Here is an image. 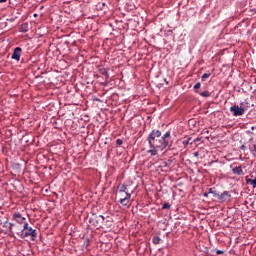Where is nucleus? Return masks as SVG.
Wrapping results in <instances>:
<instances>
[{"mask_svg": "<svg viewBox=\"0 0 256 256\" xmlns=\"http://www.w3.org/2000/svg\"><path fill=\"white\" fill-rule=\"evenodd\" d=\"M146 141L150 147L148 153L151 157H155L157 155V149L159 151H165L171 145V131H167L162 135L161 130L153 129L146 138Z\"/></svg>", "mask_w": 256, "mask_h": 256, "instance_id": "f257e3e1", "label": "nucleus"}, {"mask_svg": "<svg viewBox=\"0 0 256 256\" xmlns=\"http://www.w3.org/2000/svg\"><path fill=\"white\" fill-rule=\"evenodd\" d=\"M103 223H105V216L92 213V217L89 218V224L91 227L99 229L103 227Z\"/></svg>", "mask_w": 256, "mask_h": 256, "instance_id": "f03ea898", "label": "nucleus"}, {"mask_svg": "<svg viewBox=\"0 0 256 256\" xmlns=\"http://www.w3.org/2000/svg\"><path fill=\"white\" fill-rule=\"evenodd\" d=\"M230 113H232L233 117H241L245 115V108L239 105H233L230 107Z\"/></svg>", "mask_w": 256, "mask_h": 256, "instance_id": "7ed1b4c3", "label": "nucleus"}, {"mask_svg": "<svg viewBox=\"0 0 256 256\" xmlns=\"http://www.w3.org/2000/svg\"><path fill=\"white\" fill-rule=\"evenodd\" d=\"M119 203L122 205V207H131V193L126 192L125 196L120 198Z\"/></svg>", "mask_w": 256, "mask_h": 256, "instance_id": "20e7f679", "label": "nucleus"}, {"mask_svg": "<svg viewBox=\"0 0 256 256\" xmlns=\"http://www.w3.org/2000/svg\"><path fill=\"white\" fill-rule=\"evenodd\" d=\"M20 235L22 239H25L31 236V227H29V223L27 222L24 223V226H23V229L21 230Z\"/></svg>", "mask_w": 256, "mask_h": 256, "instance_id": "39448f33", "label": "nucleus"}, {"mask_svg": "<svg viewBox=\"0 0 256 256\" xmlns=\"http://www.w3.org/2000/svg\"><path fill=\"white\" fill-rule=\"evenodd\" d=\"M21 53H23V49L21 47L14 48L11 59L14 61H21Z\"/></svg>", "mask_w": 256, "mask_h": 256, "instance_id": "423d86ee", "label": "nucleus"}, {"mask_svg": "<svg viewBox=\"0 0 256 256\" xmlns=\"http://www.w3.org/2000/svg\"><path fill=\"white\" fill-rule=\"evenodd\" d=\"M13 221H16V223H19V225H23L25 223V217L21 215V212H15L12 216Z\"/></svg>", "mask_w": 256, "mask_h": 256, "instance_id": "0eeeda50", "label": "nucleus"}, {"mask_svg": "<svg viewBox=\"0 0 256 256\" xmlns=\"http://www.w3.org/2000/svg\"><path fill=\"white\" fill-rule=\"evenodd\" d=\"M229 199H231V193L229 191H224L218 196V201H220V203H225V201Z\"/></svg>", "mask_w": 256, "mask_h": 256, "instance_id": "6e6552de", "label": "nucleus"}, {"mask_svg": "<svg viewBox=\"0 0 256 256\" xmlns=\"http://www.w3.org/2000/svg\"><path fill=\"white\" fill-rule=\"evenodd\" d=\"M99 74L104 75L105 81H109V68H98Z\"/></svg>", "mask_w": 256, "mask_h": 256, "instance_id": "1a4fd4ad", "label": "nucleus"}, {"mask_svg": "<svg viewBox=\"0 0 256 256\" xmlns=\"http://www.w3.org/2000/svg\"><path fill=\"white\" fill-rule=\"evenodd\" d=\"M232 173H233V175H243V167L236 166V167L232 168Z\"/></svg>", "mask_w": 256, "mask_h": 256, "instance_id": "9d476101", "label": "nucleus"}, {"mask_svg": "<svg viewBox=\"0 0 256 256\" xmlns=\"http://www.w3.org/2000/svg\"><path fill=\"white\" fill-rule=\"evenodd\" d=\"M19 31L20 33H27V31H29V23L26 22L21 24Z\"/></svg>", "mask_w": 256, "mask_h": 256, "instance_id": "9b49d317", "label": "nucleus"}, {"mask_svg": "<svg viewBox=\"0 0 256 256\" xmlns=\"http://www.w3.org/2000/svg\"><path fill=\"white\" fill-rule=\"evenodd\" d=\"M246 183H247V185H251L253 187V189H255L256 188V176L254 177V179L246 177Z\"/></svg>", "mask_w": 256, "mask_h": 256, "instance_id": "f8f14e48", "label": "nucleus"}, {"mask_svg": "<svg viewBox=\"0 0 256 256\" xmlns=\"http://www.w3.org/2000/svg\"><path fill=\"white\" fill-rule=\"evenodd\" d=\"M3 227H5L6 229L12 230L13 227H15L14 223H9V221H6L3 223Z\"/></svg>", "mask_w": 256, "mask_h": 256, "instance_id": "ddd939ff", "label": "nucleus"}, {"mask_svg": "<svg viewBox=\"0 0 256 256\" xmlns=\"http://www.w3.org/2000/svg\"><path fill=\"white\" fill-rule=\"evenodd\" d=\"M118 189H119V193H127V185L125 184H122L120 186H118Z\"/></svg>", "mask_w": 256, "mask_h": 256, "instance_id": "4468645a", "label": "nucleus"}, {"mask_svg": "<svg viewBox=\"0 0 256 256\" xmlns=\"http://www.w3.org/2000/svg\"><path fill=\"white\" fill-rule=\"evenodd\" d=\"M152 242L154 243V245H159V243H161V238L159 236H154L152 238Z\"/></svg>", "mask_w": 256, "mask_h": 256, "instance_id": "2eb2a0df", "label": "nucleus"}, {"mask_svg": "<svg viewBox=\"0 0 256 256\" xmlns=\"http://www.w3.org/2000/svg\"><path fill=\"white\" fill-rule=\"evenodd\" d=\"M30 237H32V241L35 237H37V230L31 228L30 230Z\"/></svg>", "mask_w": 256, "mask_h": 256, "instance_id": "dca6fc26", "label": "nucleus"}, {"mask_svg": "<svg viewBox=\"0 0 256 256\" xmlns=\"http://www.w3.org/2000/svg\"><path fill=\"white\" fill-rule=\"evenodd\" d=\"M201 97H210L211 93H209V91L205 90L203 92L200 93Z\"/></svg>", "mask_w": 256, "mask_h": 256, "instance_id": "f3484780", "label": "nucleus"}, {"mask_svg": "<svg viewBox=\"0 0 256 256\" xmlns=\"http://www.w3.org/2000/svg\"><path fill=\"white\" fill-rule=\"evenodd\" d=\"M211 77V73H204L201 77L202 81H205V79H209Z\"/></svg>", "mask_w": 256, "mask_h": 256, "instance_id": "a211bd4d", "label": "nucleus"}, {"mask_svg": "<svg viewBox=\"0 0 256 256\" xmlns=\"http://www.w3.org/2000/svg\"><path fill=\"white\" fill-rule=\"evenodd\" d=\"M189 141H191V137H188L186 140H183V141H182V145H183L184 147H187V145H189Z\"/></svg>", "mask_w": 256, "mask_h": 256, "instance_id": "6ab92c4d", "label": "nucleus"}, {"mask_svg": "<svg viewBox=\"0 0 256 256\" xmlns=\"http://www.w3.org/2000/svg\"><path fill=\"white\" fill-rule=\"evenodd\" d=\"M162 209H171V204H169V202H165V203L162 205Z\"/></svg>", "mask_w": 256, "mask_h": 256, "instance_id": "aec40b11", "label": "nucleus"}, {"mask_svg": "<svg viewBox=\"0 0 256 256\" xmlns=\"http://www.w3.org/2000/svg\"><path fill=\"white\" fill-rule=\"evenodd\" d=\"M88 246H89V239H86L84 241L83 247H85V249H87Z\"/></svg>", "mask_w": 256, "mask_h": 256, "instance_id": "412c9836", "label": "nucleus"}, {"mask_svg": "<svg viewBox=\"0 0 256 256\" xmlns=\"http://www.w3.org/2000/svg\"><path fill=\"white\" fill-rule=\"evenodd\" d=\"M116 145H118V146L123 145V140L117 139V140H116Z\"/></svg>", "mask_w": 256, "mask_h": 256, "instance_id": "4be33fe9", "label": "nucleus"}, {"mask_svg": "<svg viewBox=\"0 0 256 256\" xmlns=\"http://www.w3.org/2000/svg\"><path fill=\"white\" fill-rule=\"evenodd\" d=\"M212 195H213V197H215L216 199H219V193H217V191H213Z\"/></svg>", "mask_w": 256, "mask_h": 256, "instance_id": "5701e85b", "label": "nucleus"}, {"mask_svg": "<svg viewBox=\"0 0 256 256\" xmlns=\"http://www.w3.org/2000/svg\"><path fill=\"white\" fill-rule=\"evenodd\" d=\"M200 87H201V83L200 82H198V83H196L194 85V89H199Z\"/></svg>", "mask_w": 256, "mask_h": 256, "instance_id": "b1692460", "label": "nucleus"}, {"mask_svg": "<svg viewBox=\"0 0 256 256\" xmlns=\"http://www.w3.org/2000/svg\"><path fill=\"white\" fill-rule=\"evenodd\" d=\"M223 253H225V251H223V250H217L216 251V255H223Z\"/></svg>", "mask_w": 256, "mask_h": 256, "instance_id": "393cba45", "label": "nucleus"}, {"mask_svg": "<svg viewBox=\"0 0 256 256\" xmlns=\"http://www.w3.org/2000/svg\"><path fill=\"white\" fill-rule=\"evenodd\" d=\"M213 191H214L213 188H209L207 194L212 195Z\"/></svg>", "mask_w": 256, "mask_h": 256, "instance_id": "a878e982", "label": "nucleus"}, {"mask_svg": "<svg viewBox=\"0 0 256 256\" xmlns=\"http://www.w3.org/2000/svg\"><path fill=\"white\" fill-rule=\"evenodd\" d=\"M240 149H241V151H246V150H247V147H246L245 145H242V146L240 147Z\"/></svg>", "mask_w": 256, "mask_h": 256, "instance_id": "bb28decb", "label": "nucleus"}, {"mask_svg": "<svg viewBox=\"0 0 256 256\" xmlns=\"http://www.w3.org/2000/svg\"><path fill=\"white\" fill-rule=\"evenodd\" d=\"M199 141H201V138L194 139V143H199Z\"/></svg>", "mask_w": 256, "mask_h": 256, "instance_id": "cd10ccee", "label": "nucleus"}, {"mask_svg": "<svg viewBox=\"0 0 256 256\" xmlns=\"http://www.w3.org/2000/svg\"><path fill=\"white\" fill-rule=\"evenodd\" d=\"M246 133L247 135H253V133L250 130L246 131Z\"/></svg>", "mask_w": 256, "mask_h": 256, "instance_id": "c85d7f7f", "label": "nucleus"}, {"mask_svg": "<svg viewBox=\"0 0 256 256\" xmlns=\"http://www.w3.org/2000/svg\"><path fill=\"white\" fill-rule=\"evenodd\" d=\"M203 197H209V194L207 192H204Z\"/></svg>", "mask_w": 256, "mask_h": 256, "instance_id": "c756f323", "label": "nucleus"}, {"mask_svg": "<svg viewBox=\"0 0 256 256\" xmlns=\"http://www.w3.org/2000/svg\"><path fill=\"white\" fill-rule=\"evenodd\" d=\"M194 157H199V152H195Z\"/></svg>", "mask_w": 256, "mask_h": 256, "instance_id": "7c9ffc66", "label": "nucleus"}, {"mask_svg": "<svg viewBox=\"0 0 256 256\" xmlns=\"http://www.w3.org/2000/svg\"><path fill=\"white\" fill-rule=\"evenodd\" d=\"M253 151H254V153H256V145L255 144L253 145Z\"/></svg>", "mask_w": 256, "mask_h": 256, "instance_id": "2f4dec72", "label": "nucleus"}, {"mask_svg": "<svg viewBox=\"0 0 256 256\" xmlns=\"http://www.w3.org/2000/svg\"><path fill=\"white\" fill-rule=\"evenodd\" d=\"M0 3H7V0H0Z\"/></svg>", "mask_w": 256, "mask_h": 256, "instance_id": "473e14b6", "label": "nucleus"}, {"mask_svg": "<svg viewBox=\"0 0 256 256\" xmlns=\"http://www.w3.org/2000/svg\"><path fill=\"white\" fill-rule=\"evenodd\" d=\"M251 131H255V126H252V127H251Z\"/></svg>", "mask_w": 256, "mask_h": 256, "instance_id": "72a5a7b5", "label": "nucleus"}, {"mask_svg": "<svg viewBox=\"0 0 256 256\" xmlns=\"http://www.w3.org/2000/svg\"><path fill=\"white\" fill-rule=\"evenodd\" d=\"M168 33H173V30H169Z\"/></svg>", "mask_w": 256, "mask_h": 256, "instance_id": "f704fd0d", "label": "nucleus"}, {"mask_svg": "<svg viewBox=\"0 0 256 256\" xmlns=\"http://www.w3.org/2000/svg\"><path fill=\"white\" fill-rule=\"evenodd\" d=\"M164 81H165V83H167V85L169 84V82H167V79H165Z\"/></svg>", "mask_w": 256, "mask_h": 256, "instance_id": "c9c22d12", "label": "nucleus"}, {"mask_svg": "<svg viewBox=\"0 0 256 256\" xmlns=\"http://www.w3.org/2000/svg\"><path fill=\"white\" fill-rule=\"evenodd\" d=\"M165 167H167V162H164Z\"/></svg>", "mask_w": 256, "mask_h": 256, "instance_id": "e433bc0d", "label": "nucleus"}, {"mask_svg": "<svg viewBox=\"0 0 256 256\" xmlns=\"http://www.w3.org/2000/svg\"><path fill=\"white\" fill-rule=\"evenodd\" d=\"M103 7H105V3H102Z\"/></svg>", "mask_w": 256, "mask_h": 256, "instance_id": "4c0bfd02", "label": "nucleus"}, {"mask_svg": "<svg viewBox=\"0 0 256 256\" xmlns=\"http://www.w3.org/2000/svg\"><path fill=\"white\" fill-rule=\"evenodd\" d=\"M34 17H37V14H34Z\"/></svg>", "mask_w": 256, "mask_h": 256, "instance_id": "58836bf2", "label": "nucleus"}, {"mask_svg": "<svg viewBox=\"0 0 256 256\" xmlns=\"http://www.w3.org/2000/svg\"><path fill=\"white\" fill-rule=\"evenodd\" d=\"M195 93H199V91L196 90Z\"/></svg>", "mask_w": 256, "mask_h": 256, "instance_id": "ea45409f", "label": "nucleus"}, {"mask_svg": "<svg viewBox=\"0 0 256 256\" xmlns=\"http://www.w3.org/2000/svg\"><path fill=\"white\" fill-rule=\"evenodd\" d=\"M250 141H253V138H251Z\"/></svg>", "mask_w": 256, "mask_h": 256, "instance_id": "a19ab883", "label": "nucleus"}]
</instances>
